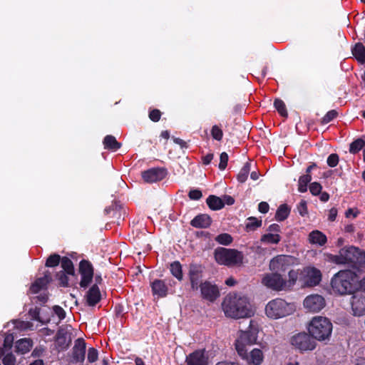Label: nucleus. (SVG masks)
<instances>
[{"label": "nucleus", "mask_w": 365, "mask_h": 365, "mask_svg": "<svg viewBox=\"0 0 365 365\" xmlns=\"http://www.w3.org/2000/svg\"><path fill=\"white\" fill-rule=\"evenodd\" d=\"M86 299L88 305L94 306L101 299V292L98 287L95 284L92 286L86 294Z\"/></svg>", "instance_id": "nucleus-20"}, {"label": "nucleus", "mask_w": 365, "mask_h": 365, "mask_svg": "<svg viewBox=\"0 0 365 365\" xmlns=\"http://www.w3.org/2000/svg\"><path fill=\"white\" fill-rule=\"evenodd\" d=\"M211 223V219L207 215H199L192 220V226L198 228L207 227Z\"/></svg>", "instance_id": "nucleus-23"}, {"label": "nucleus", "mask_w": 365, "mask_h": 365, "mask_svg": "<svg viewBox=\"0 0 365 365\" xmlns=\"http://www.w3.org/2000/svg\"><path fill=\"white\" fill-rule=\"evenodd\" d=\"M198 287L200 289L201 297L208 302H213L220 297L218 287L210 282H201Z\"/></svg>", "instance_id": "nucleus-13"}, {"label": "nucleus", "mask_w": 365, "mask_h": 365, "mask_svg": "<svg viewBox=\"0 0 365 365\" xmlns=\"http://www.w3.org/2000/svg\"><path fill=\"white\" fill-rule=\"evenodd\" d=\"M228 161V155L227 153L223 152L220 154V163H219V168L222 170H225L227 167Z\"/></svg>", "instance_id": "nucleus-46"}, {"label": "nucleus", "mask_w": 365, "mask_h": 365, "mask_svg": "<svg viewBox=\"0 0 365 365\" xmlns=\"http://www.w3.org/2000/svg\"><path fill=\"white\" fill-rule=\"evenodd\" d=\"M206 202L209 207L213 210H220L224 207V202L222 200L215 195H210L207 198Z\"/></svg>", "instance_id": "nucleus-26"}, {"label": "nucleus", "mask_w": 365, "mask_h": 365, "mask_svg": "<svg viewBox=\"0 0 365 365\" xmlns=\"http://www.w3.org/2000/svg\"><path fill=\"white\" fill-rule=\"evenodd\" d=\"M322 185L318 182H312L309 185V190L311 193L314 195H317L321 192Z\"/></svg>", "instance_id": "nucleus-47"}, {"label": "nucleus", "mask_w": 365, "mask_h": 365, "mask_svg": "<svg viewBox=\"0 0 365 365\" xmlns=\"http://www.w3.org/2000/svg\"><path fill=\"white\" fill-rule=\"evenodd\" d=\"M222 309L227 317L232 319L249 318L255 314L248 298L235 294L224 298Z\"/></svg>", "instance_id": "nucleus-2"}, {"label": "nucleus", "mask_w": 365, "mask_h": 365, "mask_svg": "<svg viewBox=\"0 0 365 365\" xmlns=\"http://www.w3.org/2000/svg\"><path fill=\"white\" fill-rule=\"evenodd\" d=\"M215 365H239L237 363L232 362V361H222L217 363Z\"/></svg>", "instance_id": "nucleus-63"}, {"label": "nucleus", "mask_w": 365, "mask_h": 365, "mask_svg": "<svg viewBox=\"0 0 365 365\" xmlns=\"http://www.w3.org/2000/svg\"><path fill=\"white\" fill-rule=\"evenodd\" d=\"M268 231H269L270 233L278 234V232L280 231V227L277 224H272L269 227Z\"/></svg>", "instance_id": "nucleus-58"}, {"label": "nucleus", "mask_w": 365, "mask_h": 365, "mask_svg": "<svg viewBox=\"0 0 365 365\" xmlns=\"http://www.w3.org/2000/svg\"><path fill=\"white\" fill-rule=\"evenodd\" d=\"M353 55L361 63H365V47L362 43H356L352 50Z\"/></svg>", "instance_id": "nucleus-28"}, {"label": "nucleus", "mask_w": 365, "mask_h": 365, "mask_svg": "<svg viewBox=\"0 0 365 365\" xmlns=\"http://www.w3.org/2000/svg\"><path fill=\"white\" fill-rule=\"evenodd\" d=\"M68 275L65 272H60L57 274L58 279L60 282V284L63 287L68 286Z\"/></svg>", "instance_id": "nucleus-44"}, {"label": "nucleus", "mask_w": 365, "mask_h": 365, "mask_svg": "<svg viewBox=\"0 0 365 365\" xmlns=\"http://www.w3.org/2000/svg\"><path fill=\"white\" fill-rule=\"evenodd\" d=\"M324 257L326 261L336 264H348L355 268L365 266V253L354 246L341 249L338 255L324 254Z\"/></svg>", "instance_id": "nucleus-3"}, {"label": "nucleus", "mask_w": 365, "mask_h": 365, "mask_svg": "<svg viewBox=\"0 0 365 365\" xmlns=\"http://www.w3.org/2000/svg\"><path fill=\"white\" fill-rule=\"evenodd\" d=\"M344 230L346 232H354V230H355V227L353 225H347L346 226H345L344 227Z\"/></svg>", "instance_id": "nucleus-62"}, {"label": "nucleus", "mask_w": 365, "mask_h": 365, "mask_svg": "<svg viewBox=\"0 0 365 365\" xmlns=\"http://www.w3.org/2000/svg\"><path fill=\"white\" fill-rule=\"evenodd\" d=\"M53 309L54 313L58 317L60 320L65 318L66 313L63 308H61L59 306H54Z\"/></svg>", "instance_id": "nucleus-53"}, {"label": "nucleus", "mask_w": 365, "mask_h": 365, "mask_svg": "<svg viewBox=\"0 0 365 365\" xmlns=\"http://www.w3.org/2000/svg\"><path fill=\"white\" fill-rule=\"evenodd\" d=\"M188 195L191 200H197L200 199L202 196L201 191L199 190H197V189L191 190L189 192Z\"/></svg>", "instance_id": "nucleus-51"}, {"label": "nucleus", "mask_w": 365, "mask_h": 365, "mask_svg": "<svg viewBox=\"0 0 365 365\" xmlns=\"http://www.w3.org/2000/svg\"><path fill=\"white\" fill-rule=\"evenodd\" d=\"M322 272L315 267L307 266L300 271L299 279L306 287L318 285L322 280Z\"/></svg>", "instance_id": "nucleus-9"}, {"label": "nucleus", "mask_w": 365, "mask_h": 365, "mask_svg": "<svg viewBox=\"0 0 365 365\" xmlns=\"http://www.w3.org/2000/svg\"><path fill=\"white\" fill-rule=\"evenodd\" d=\"M213 154L212 153H209L207 155H206L205 156L203 157L202 158V160H203V163L205 165H208L210 163V162L212 161V160L213 159Z\"/></svg>", "instance_id": "nucleus-60"}, {"label": "nucleus", "mask_w": 365, "mask_h": 365, "mask_svg": "<svg viewBox=\"0 0 365 365\" xmlns=\"http://www.w3.org/2000/svg\"><path fill=\"white\" fill-rule=\"evenodd\" d=\"M71 342L70 339H67L66 334L62 331L59 330L56 334V343L61 349H64L68 346Z\"/></svg>", "instance_id": "nucleus-29"}, {"label": "nucleus", "mask_w": 365, "mask_h": 365, "mask_svg": "<svg viewBox=\"0 0 365 365\" xmlns=\"http://www.w3.org/2000/svg\"><path fill=\"white\" fill-rule=\"evenodd\" d=\"M337 215V210L335 207H332L329 210L328 219L330 221H334Z\"/></svg>", "instance_id": "nucleus-56"}, {"label": "nucleus", "mask_w": 365, "mask_h": 365, "mask_svg": "<svg viewBox=\"0 0 365 365\" xmlns=\"http://www.w3.org/2000/svg\"><path fill=\"white\" fill-rule=\"evenodd\" d=\"M98 351L93 347L89 348L88 350V356H87L88 361L90 363H93L98 360Z\"/></svg>", "instance_id": "nucleus-43"}, {"label": "nucleus", "mask_w": 365, "mask_h": 365, "mask_svg": "<svg viewBox=\"0 0 365 365\" xmlns=\"http://www.w3.org/2000/svg\"><path fill=\"white\" fill-rule=\"evenodd\" d=\"M281 240V237L277 233L264 234L261 237L262 242L264 244H277Z\"/></svg>", "instance_id": "nucleus-30"}, {"label": "nucleus", "mask_w": 365, "mask_h": 365, "mask_svg": "<svg viewBox=\"0 0 365 365\" xmlns=\"http://www.w3.org/2000/svg\"><path fill=\"white\" fill-rule=\"evenodd\" d=\"M161 113L159 110L155 109L150 112L149 118L154 122H158L160 118Z\"/></svg>", "instance_id": "nucleus-52"}, {"label": "nucleus", "mask_w": 365, "mask_h": 365, "mask_svg": "<svg viewBox=\"0 0 365 365\" xmlns=\"http://www.w3.org/2000/svg\"><path fill=\"white\" fill-rule=\"evenodd\" d=\"M297 210L302 216H304L307 213V207L305 200H302L299 203L297 206Z\"/></svg>", "instance_id": "nucleus-50"}, {"label": "nucleus", "mask_w": 365, "mask_h": 365, "mask_svg": "<svg viewBox=\"0 0 365 365\" xmlns=\"http://www.w3.org/2000/svg\"><path fill=\"white\" fill-rule=\"evenodd\" d=\"M50 278L48 276H45L41 278H38L35 282L31 286V291L33 293H38L43 287H44L49 282Z\"/></svg>", "instance_id": "nucleus-27"}, {"label": "nucleus", "mask_w": 365, "mask_h": 365, "mask_svg": "<svg viewBox=\"0 0 365 365\" xmlns=\"http://www.w3.org/2000/svg\"><path fill=\"white\" fill-rule=\"evenodd\" d=\"M261 225L262 220H259L255 217H250L247 219L246 227L249 230H255L257 227H259Z\"/></svg>", "instance_id": "nucleus-38"}, {"label": "nucleus", "mask_w": 365, "mask_h": 365, "mask_svg": "<svg viewBox=\"0 0 365 365\" xmlns=\"http://www.w3.org/2000/svg\"><path fill=\"white\" fill-rule=\"evenodd\" d=\"M312 176L306 174L301 176L298 181V190L300 192H305L307 190V184L311 181Z\"/></svg>", "instance_id": "nucleus-34"}, {"label": "nucleus", "mask_w": 365, "mask_h": 365, "mask_svg": "<svg viewBox=\"0 0 365 365\" xmlns=\"http://www.w3.org/2000/svg\"><path fill=\"white\" fill-rule=\"evenodd\" d=\"M331 284L334 292L339 294H351L359 289V279L354 272L342 270L333 277Z\"/></svg>", "instance_id": "nucleus-4"}, {"label": "nucleus", "mask_w": 365, "mask_h": 365, "mask_svg": "<svg viewBox=\"0 0 365 365\" xmlns=\"http://www.w3.org/2000/svg\"><path fill=\"white\" fill-rule=\"evenodd\" d=\"M251 169V165L250 163H246L243 167L240 170L239 173L237 174V180L242 183L246 181L247 179L248 175L250 172Z\"/></svg>", "instance_id": "nucleus-33"}, {"label": "nucleus", "mask_w": 365, "mask_h": 365, "mask_svg": "<svg viewBox=\"0 0 365 365\" xmlns=\"http://www.w3.org/2000/svg\"><path fill=\"white\" fill-rule=\"evenodd\" d=\"M61 267L63 268V271L67 273V274H71V276H73L75 274L74 272V267L72 261L66 257H64L61 259Z\"/></svg>", "instance_id": "nucleus-31"}, {"label": "nucleus", "mask_w": 365, "mask_h": 365, "mask_svg": "<svg viewBox=\"0 0 365 365\" xmlns=\"http://www.w3.org/2000/svg\"><path fill=\"white\" fill-rule=\"evenodd\" d=\"M295 310L293 304L287 303L282 299H274L267 303L265 307L267 317L272 319H278L294 313Z\"/></svg>", "instance_id": "nucleus-6"}, {"label": "nucleus", "mask_w": 365, "mask_h": 365, "mask_svg": "<svg viewBox=\"0 0 365 365\" xmlns=\"http://www.w3.org/2000/svg\"><path fill=\"white\" fill-rule=\"evenodd\" d=\"M308 241L312 245L323 246L327 243V238L326 235L319 230L311 232L308 236Z\"/></svg>", "instance_id": "nucleus-21"}, {"label": "nucleus", "mask_w": 365, "mask_h": 365, "mask_svg": "<svg viewBox=\"0 0 365 365\" xmlns=\"http://www.w3.org/2000/svg\"><path fill=\"white\" fill-rule=\"evenodd\" d=\"M224 200L229 205H231L235 202L234 198L230 195H225L224 197Z\"/></svg>", "instance_id": "nucleus-61"}, {"label": "nucleus", "mask_w": 365, "mask_h": 365, "mask_svg": "<svg viewBox=\"0 0 365 365\" xmlns=\"http://www.w3.org/2000/svg\"><path fill=\"white\" fill-rule=\"evenodd\" d=\"M202 267L198 264H191L189 270V277L192 289H197L201 278Z\"/></svg>", "instance_id": "nucleus-19"}, {"label": "nucleus", "mask_w": 365, "mask_h": 365, "mask_svg": "<svg viewBox=\"0 0 365 365\" xmlns=\"http://www.w3.org/2000/svg\"><path fill=\"white\" fill-rule=\"evenodd\" d=\"M170 269L172 274L178 280L182 279L183 274L182 270V265L179 262L175 261L171 263Z\"/></svg>", "instance_id": "nucleus-32"}, {"label": "nucleus", "mask_w": 365, "mask_h": 365, "mask_svg": "<svg viewBox=\"0 0 365 365\" xmlns=\"http://www.w3.org/2000/svg\"><path fill=\"white\" fill-rule=\"evenodd\" d=\"M211 135L215 140H221L223 136V133L221 128L217 125H214L211 130Z\"/></svg>", "instance_id": "nucleus-42"}, {"label": "nucleus", "mask_w": 365, "mask_h": 365, "mask_svg": "<svg viewBox=\"0 0 365 365\" xmlns=\"http://www.w3.org/2000/svg\"><path fill=\"white\" fill-rule=\"evenodd\" d=\"M79 273L81 274L80 286L87 287L93 277V267L91 263L87 260H81L79 263Z\"/></svg>", "instance_id": "nucleus-14"}, {"label": "nucleus", "mask_w": 365, "mask_h": 365, "mask_svg": "<svg viewBox=\"0 0 365 365\" xmlns=\"http://www.w3.org/2000/svg\"><path fill=\"white\" fill-rule=\"evenodd\" d=\"M215 240L219 244H221L223 245H228L232 242V238L229 234L223 233V234H220V235H217L215 237Z\"/></svg>", "instance_id": "nucleus-37"}, {"label": "nucleus", "mask_w": 365, "mask_h": 365, "mask_svg": "<svg viewBox=\"0 0 365 365\" xmlns=\"http://www.w3.org/2000/svg\"><path fill=\"white\" fill-rule=\"evenodd\" d=\"M103 145L106 149L111 150L113 151L117 150L121 146V144L116 140L115 138L110 135H106L105 137L103 140Z\"/></svg>", "instance_id": "nucleus-25"}, {"label": "nucleus", "mask_w": 365, "mask_h": 365, "mask_svg": "<svg viewBox=\"0 0 365 365\" xmlns=\"http://www.w3.org/2000/svg\"><path fill=\"white\" fill-rule=\"evenodd\" d=\"M215 259L220 264L232 267L242 263L243 255L236 250L219 247L215 250Z\"/></svg>", "instance_id": "nucleus-7"}, {"label": "nucleus", "mask_w": 365, "mask_h": 365, "mask_svg": "<svg viewBox=\"0 0 365 365\" xmlns=\"http://www.w3.org/2000/svg\"><path fill=\"white\" fill-rule=\"evenodd\" d=\"M16 327L21 329H28L32 327V324L29 322H19Z\"/></svg>", "instance_id": "nucleus-57"}, {"label": "nucleus", "mask_w": 365, "mask_h": 365, "mask_svg": "<svg viewBox=\"0 0 365 365\" xmlns=\"http://www.w3.org/2000/svg\"><path fill=\"white\" fill-rule=\"evenodd\" d=\"M294 260L289 255H277L270 260L269 267L272 272L280 274L288 269L294 264Z\"/></svg>", "instance_id": "nucleus-11"}, {"label": "nucleus", "mask_w": 365, "mask_h": 365, "mask_svg": "<svg viewBox=\"0 0 365 365\" xmlns=\"http://www.w3.org/2000/svg\"><path fill=\"white\" fill-rule=\"evenodd\" d=\"M337 116V112L335 110L329 111L322 118V123L324 124L328 123Z\"/></svg>", "instance_id": "nucleus-45"}, {"label": "nucleus", "mask_w": 365, "mask_h": 365, "mask_svg": "<svg viewBox=\"0 0 365 365\" xmlns=\"http://www.w3.org/2000/svg\"><path fill=\"white\" fill-rule=\"evenodd\" d=\"M16 363V358L12 354H7L3 358V364L4 365H14Z\"/></svg>", "instance_id": "nucleus-49"}, {"label": "nucleus", "mask_w": 365, "mask_h": 365, "mask_svg": "<svg viewBox=\"0 0 365 365\" xmlns=\"http://www.w3.org/2000/svg\"><path fill=\"white\" fill-rule=\"evenodd\" d=\"M299 275L300 276V272L298 270L291 269L288 272L289 279L286 280L287 284V289H289L291 287L294 286L296 281L298 279Z\"/></svg>", "instance_id": "nucleus-35"}, {"label": "nucleus", "mask_w": 365, "mask_h": 365, "mask_svg": "<svg viewBox=\"0 0 365 365\" xmlns=\"http://www.w3.org/2000/svg\"><path fill=\"white\" fill-rule=\"evenodd\" d=\"M257 334V324L251 320L248 330L240 331L235 341L236 351L248 365H260L264 359L263 353L259 349H254L247 353V346L256 343Z\"/></svg>", "instance_id": "nucleus-1"}, {"label": "nucleus", "mask_w": 365, "mask_h": 365, "mask_svg": "<svg viewBox=\"0 0 365 365\" xmlns=\"http://www.w3.org/2000/svg\"><path fill=\"white\" fill-rule=\"evenodd\" d=\"M86 343L83 339H78L75 341L72 351V363L83 362L85 359Z\"/></svg>", "instance_id": "nucleus-17"}, {"label": "nucleus", "mask_w": 365, "mask_h": 365, "mask_svg": "<svg viewBox=\"0 0 365 365\" xmlns=\"http://www.w3.org/2000/svg\"><path fill=\"white\" fill-rule=\"evenodd\" d=\"M345 215L346 217H349L350 216H352L354 218L356 217L358 215V211L354 210V209H348L346 212Z\"/></svg>", "instance_id": "nucleus-59"}, {"label": "nucleus", "mask_w": 365, "mask_h": 365, "mask_svg": "<svg viewBox=\"0 0 365 365\" xmlns=\"http://www.w3.org/2000/svg\"><path fill=\"white\" fill-rule=\"evenodd\" d=\"M364 146V141L361 139H357L350 145L349 151L351 153L359 152Z\"/></svg>", "instance_id": "nucleus-39"}, {"label": "nucleus", "mask_w": 365, "mask_h": 365, "mask_svg": "<svg viewBox=\"0 0 365 365\" xmlns=\"http://www.w3.org/2000/svg\"><path fill=\"white\" fill-rule=\"evenodd\" d=\"M351 309L354 314L361 316L365 314V294L356 292L351 297Z\"/></svg>", "instance_id": "nucleus-15"}, {"label": "nucleus", "mask_w": 365, "mask_h": 365, "mask_svg": "<svg viewBox=\"0 0 365 365\" xmlns=\"http://www.w3.org/2000/svg\"><path fill=\"white\" fill-rule=\"evenodd\" d=\"M326 302L324 298L318 294L307 296L303 302L305 309L310 312H319L324 307Z\"/></svg>", "instance_id": "nucleus-12"}, {"label": "nucleus", "mask_w": 365, "mask_h": 365, "mask_svg": "<svg viewBox=\"0 0 365 365\" xmlns=\"http://www.w3.org/2000/svg\"><path fill=\"white\" fill-rule=\"evenodd\" d=\"M258 210L262 213H267L269 211V205L266 202H261L258 205Z\"/></svg>", "instance_id": "nucleus-55"}, {"label": "nucleus", "mask_w": 365, "mask_h": 365, "mask_svg": "<svg viewBox=\"0 0 365 365\" xmlns=\"http://www.w3.org/2000/svg\"><path fill=\"white\" fill-rule=\"evenodd\" d=\"M13 341L14 337L12 335L6 336L4 342V348L6 349H10L12 346Z\"/></svg>", "instance_id": "nucleus-54"}, {"label": "nucleus", "mask_w": 365, "mask_h": 365, "mask_svg": "<svg viewBox=\"0 0 365 365\" xmlns=\"http://www.w3.org/2000/svg\"><path fill=\"white\" fill-rule=\"evenodd\" d=\"M166 175V171L162 168H152L142 173L145 182L152 183L163 180Z\"/></svg>", "instance_id": "nucleus-18"}, {"label": "nucleus", "mask_w": 365, "mask_h": 365, "mask_svg": "<svg viewBox=\"0 0 365 365\" xmlns=\"http://www.w3.org/2000/svg\"><path fill=\"white\" fill-rule=\"evenodd\" d=\"M187 365H208V356L205 350H196L186 357Z\"/></svg>", "instance_id": "nucleus-16"}, {"label": "nucleus", "mask_w": 365, "mask_h": 365, "mask_svg": "<svg viewBox=\"0 0 365 365\" xmlns=\"http://www.w3.org/2000/svg\"><path fill=\"white\" fill-rule=\"evenodd\" d=\"M152 291L154 295L163 297L167 295L168 287L165 282L160 279H155L151 284Z\"/></svg>", "instance_id": "nucleus-22"}, {"label": "nucleus", "mask_w": 365, "mask_h": 365, "mask_svg": "<svg viewBox=\"0 0 365 365\" xmlns=\"http://www.w3.org/2000/svg\"><path fill=\"white\" fill-rule=\"evenodd\" d=\"M289 214V209L286 205H282L277 210L275 217L278 221L285 220Z\"/></svg>", "instance_id": "nucleus-36"}, {"label": "nucleus", "mask_w": 365, "mask_h": 365, "mask_svg": "<svg viewBox=\"0 0 365 365\" xmlns=\"http://www.w3.org/2000/svg\"><path fill=\"white\" fill-rule=\"evenodd\" d=\"M291 344L300 351H312L317 346L315 339L309 333L301 332L294 334L290 339Z\"/></svg>", "instance_id": "nucleus-8"}, {"label": "nucleus", "mask_w": 365, "mask_h": 365, "mask_svg": "<svg viewBox=\"0 0 365 365\" xmlns=\"http://www.w3.org/2000/svg\"><path fill=\"white\" fill-rule=\"evenodd\" d=\"M33 346V342L30 339H21L16 341V351L21 354H25L30 351Z\"/></svg>", "instance_id": "nucleus-24"}, {"label": "nucleus", "mask_w": 365, "mask_h": 365, "mask_svg": "<svg viewBox=\"0 0 365 365\" xmlns=\"http://www.w3.org/2000/svg\"><path fill=\"white\" fill-rule=\"evenodd\" d=\"M274 106L277 111L282 116L287 115V111L284 103L280 99H276L274 103Z\"/></svg>", "instance_id": "nucleus-40"}, {"label": "nucleus", "mask_w": 365, "mask_h": 365, "mask_svg": "<svg viewBox=\"0 0 365 365\" xmlns=\"http://www.w3.org/2000/svg\"><path fill=\"white\" fill-rule=\"evenodd\" d=\"M262 284L274 291L287 290L286 279L277 272L264 274L262 278Z\"/></svg>", "instance_id": "nucleus-10"}, {"label": "nucleus", "mask_w": 365, "mask_h": 365, "mask_svg": "<svg viewBox=\"0 0 365 365\" xmlns=\"http://www.w3.org/2000/svg\"><path fill=\"white\" fill-rule=\"evenodd\" d=\"M338 163L339 156L336 154H331L327 158V164L331 168L336 167Z\"/></svg>", "instance_id": "nucleus-48"}, {"label": "nucleus", "mask_w": 365, "mask_h": 365, "mask_svg": "<svg viewBox=\"0 0 365 365\" xmlns=\"http://www.w3.org/2000/svg\"><path fill=\"white\" fill-rule=\"evenodd\" d=\"M307 329L309 334L315 340L329 341L331 336L333 325L328 318L316 316L309 322Z\"/></svg>", "instance_id": "nucleus-5"}, {"label": "nucleus", "mask_w": 365, "mask_h": 365, "mask_svg": "<svg viewBox=\"0 0 365 365\" xmlns=\"http://www.w3.org/2000/svg\"><path fill=\"white\" fill-rule=\"evenodd\" d=\"M235 283H236L235 280L232 277L227 279L225 281V284L230 287L234 286L235 284Z\"/></svg>", "instance_id": "nucleus-64"}, {"label": "nucleus", "mask_w": 365, "mask_h": 365, "mask_svg": "<svg viewBox=\"0 0 365 365\" xmlns=\"http://www.w3.org/2000/svg\"><path fill=\"white\" fill-rule=\"evenodd\" d=\"M61 261V257L57 254L51 255L46 260V267H55L57 266Z\"/></svg>", "instance_id": "nucleus-41"}]
</instances>
